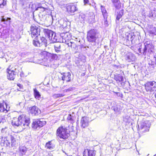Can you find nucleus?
I'll return each instance as SVG.
<instances>
[{
  "mask_svg": "<svg viewBox=\"0 0 156 156\" xmlns=\"http://www.w3.org/2000/svg\"><path fill=\"white\" fill-rule=\"evenodd\" d=\"M154 46L151 44L146 43L138 49V51L143 55L150 56L153 52Z\"/></svg>",
  "mask_w": 156,
  "mask_h": 156,
  "instance_id": "1",
  "label": "nucleus"
},
{
  "mask_svg": "<svg viewBox=\"0 0 156 156\" xmlns=\"http://www.w3.org/2000/svg\"><path fill=\"white\" fill-rule=\"evenodd\" d=\"M99 32L96 29H91L87 32V38L90 43H93L94 45L96 44V41L98 38Z\"/></svg>",
  "mask_w": 156,
  "mask_h": 156,
  "instance_id": "2",
  "label": "nucleus"
},
{
  "mask_svg": "<svg viewBox=\"0 0 156 156\" xmlns=\"http://www.w3.org/2000/svg\"><path fill=\"white\" fill-rule=\"evenodd\" d=\"M56 135L58 138L64 140L66 139L70 135L69 131L63 126L59 127L57 129Z\"/></svg>",
  "mask_w": 156,
  "mask_h": 156,
  "instance_id": "3",
  "label": "nucleus"
},
{
  "mask_svg": "<svg viewBox=\"0 0 156 156\" xmlns=\"http://www.w3.org/2000/svg\"><path fill=\"white\" fill-rule=\"evenodd\" d=\"M151 124L149 121H142L138 124V132L144 134L149 131Z\"/></svg>",
  "mask_w": 156,
  "mask_h": 156,
  "instance_id": "4",
  "label": "nucleus"
},
{
  "mask_svg": "<svg viewBox=\"0 0 156 156\" xmlns=\"http://www.w3.org/2000/svg\"><path fill=\"white\" fill-rule=\"evenodd\" d=\"M19 69L20 68L17 66H15L10 69H7V70L8 74L7 75L8 79L10 80H13L16 76L18 75Z\"/></svg>",
  "mask_w": 156,
  "mask_h": 156,
  "instance_id": "5",
  "label": "nucleus"
},
{
  "mask_svg": "<svg viewBox=\"0 0 156 156\" xmlns=\"http://www.w3.org/2000/svg\"><path fill=\"white\" fill-rule=\"evenodd\" d=\"M30 31L31 37L37 40L39 36L40 35L41 30L39 27L36 26H31L30 28Z\"/></svg>",
  "mask_w": 156,
  "mask_h": 156,
  "instance_id": "6",
  "label": "nucleus"
},
{
  "mask_svg": "<svg viewBox=\"0 0 156 156\" xmlns=\"http://www.w3.org/2000/svg\"><path fill=\"white\" fill-rule=\"evenodd\" d=\"M19 119L21 125H23L24 127L29 126L30 123V118L25 114L20 115L18 117Z\"/></svg>",
  "mask_w": 156,
  "mask_h": 156,
  "instance_id": "7",
  "label": "nucleus"
},
{
  "mask_svg": "<svg viewBox=\"0 0 156 156\" xmlns=\"http://www.w3.org/2000/svg\"><path fill=\"white\" fill-rule=\"evenodd\" d=\"M44 32L46 37L49 40L53 42L56 41L57 39L55 36V33L51 30L45 29Z\"/></svg>",
  "mask_w": 156,
  "mask_h": 156,
  "instance_id": "8",
  "label": "nucleus"
},
{
  "mask_svg": "<svg viewBox=\"0 0 156 156\" xmlns=\"http://www.w3.org/2000/svg\"><path fill=\"white\" fill-rule=\"evenodd\" d=\"M144 86L146 91L151 93L156 88V82L154 81L147 82Z\"/></svg>",
  "mask_w": 156,
  "mask_h": 156,
  "instance_id": "9",
  "label": "nucleus"
},
{
  "mask_svg": "<svg viewBox=\"0 0 156 156\" xmlns=\"http://www.w3.org/2000/svg\"><path fill=\"white\" fill-rule=\"evenodd\" d=\"M45 123L46 122L43 119H35L32 123V127L34 129L39 128L43 126Z\"/></svg>",
  "mask_w": 156,
  "mask_h": 156,
  "instance_id": "10",
  "label": "nucleus"
},
{
  "mask_svg": "<svg viewBox=\"0 0 156 156\" xmlns=\"http://www.w3.org/2000/svg\"><path fill=\"white\" fill-rule=\"evenodd\" d=\"M67 11L70 14H74V13L78 10L77 7L73 4L69 5L66 7Z\"/></svg>",
  "mask_w": 156,
  "mask_h": 156,
  "instance_id": "11",
  "label": "nucleus"
},
{
  "mask_svg": "<svg viewBox=\"0 0 156 156\" xmlns=\"http://www.w3.org/2000/svg\"><path fill=\"white\" fill-rule=\"evenodd\" d=\"M126 38L127 40L131 41L133 44H134L137 40V36L135 35L134 33L129 34L127 36Z\"/></svg>",
  "mask_w": 156,
  "mask_h": 156,
  "instance_id": "12",
  "label": "nucleus"
},
{
  "mask_svg": "<svg viewBox=\"0 0 156 156\" xmlns=\"http://www.w3.org/2000/svg\"><path fill=\"white\" fill-rule=\"evenodd\" d=\"M89 119L86 116L83 117L80 121V126L82 128H85L89 125Z\"/></svg>",
  "mask_w": 156,
  "mask_h": 156,
  "instance_id": "13",
  "label": "nucleus"
},
{
  "mask_svg": "<svg viewBox=\"0 0 156 156\" xmlns=\"http://www.w3.org/2000/svg\"><path fill=\"white\" fill-rule=\"evenodd\" d=\"M30 112L33 115H38L41 113L40 110L35 106L30 108Z\"/></svg>",
  "mask_w": 156,
  "mask_h": 156,
  "instance_id": "14",
  "label": "nucleus"
},
{
  "mask_svg": "<svg viewBox=\"0 0 156 156\" xmlns=\"http://www.w3.org/2000/svg\"><path fill=\"white\" fill-rule=\"evenodd\" d=\"M9 107L8 108L7 104L4 101H2V103H0V112H7L9 110Z\"/></svg>",
  "mask_w": 156,
  "mask_h": 156,
  "instance_id": "15",
  "label": "nucleus"
},
{
  "mask_svg": "<svg viewBox=\"0 0 156 156\" xmlns=\"http://www.w3.org/2000/svg\"><path fill=\"white\" fill-rule=\"evenodd\" d=\"M96 151L88 149H85L83 152V156H94Z\"/></svg>",
  "mask_w": 156,
  "mask_h": 156,
  "instance_id": "16",
  "label": "nucleus"
},
{
  "mask_svg": "<svg viewBox=\"0 0 156 156\" xmlns=\"http://www.w3.org/2000/svg\"><path fill=\"white\" fill-rule=\"evenodd\" d=\"M135 59V56L131 53H128L125 56V59L128 62L134 61Z\"/></svg>",
  "mask_w": 156,
  "mask_h": 156,
  "instance_id": "17",
  "label": "nucleus"
},
{
  "mask_svg": "<svg viewBox=\"0 0 156 156\" xmlns=\"http://www.w3.org/2000/svg\"><path fill=\"white\" fill-rule=\"evenodd\" d=\"M28 151V149L25 146H20L19 152V156H23L25 155Z\"/></svg>",
  "mask_w": 156,
  "mask_h": 156,
  "instance_id": "18",
  "label": "nucleus"
},
{
  "mask_svg": "<svg viewBox=\"0 0 156 156\" xmlns=\"http://www.w3.org/2000/svg\"><path fill=\"white\" fill-rule=\"evenodd\" d=\"M62 77V80L63 81L66 80V82H69L71 81V74L69 72L63 73Z\"/></svg>",
  "mask_w": 156,
  "mask_h": 156,
  "instance_id": "19",
  "label": "nucleus"
},
{
  "mask_svg": "<svg viewBox=\"0 0 156 156\" xmlns=\"http://www.w3.org/2000/svg\"><path fill=\"white\" fill-rule=\"evenodd\" d=\"M111 1L117 9H119L121 7V4L119 0H111Z\"/></svg>",
  "mask_w": 156,
  "mask_h": 156,
  "instance_id": "20",
  "label": "nucleus"
},
{
  "mask_svg": "<svg viewBox=\"0 0 156 156\" xmlns=\"http://www.w3.org/2000/svg\"><path fill=\"white\" fill-rule=\"evenodd\" d=\"M20 122L19 119L18 117L14 118L13 119L12 121V123L13 126H21Z\"/></svg>",
  "mask_w": 156,
  "mask_h": 156,
  "instance_id": "21",
  "label": "nucleus"
},
{
  "mask_svg": "<svg viewBox=\"0 0 156 156\" xmlns=\"http://www.w3.org/2000/svg\"><path fill=\"white\" fill-rule=\"evenodd\" d=\"M153 60L154 62L151 61L148 63V64L151 68L156 69V55H154Z\"/></svg>",
  "mask_w": 156,
  "mask_h": 156,
  "instance_id": "22",
  "label": "nucleus"
},
{
  "mask_svg": "<svg viewBox=\"0 0 156 156\" xmlns=\"http://www.w3.org/2000/svg\"><path fill=\"white\" fill-rule=\"evenodd\" d=\"M1 145L5 147H10V141L9 140H8L7 138H5L4 140L1 141Z\"/></svg>",
  "mask_w": 156,
  "mask_h": 156,
  "instance_id": "23",
  "label": "nucleus"
},
{
  "mask_svg": "<svg viewBox=\"0 0 156 156\" xmlns=\"http://www.w3.org/2000/svg\"><path fill=\"white\" fill-rule=\"evenodd\" d=\"M33 44L34 46L37 47H40L44 46L43 43L41 42V41L40 39L39 40H34L33 41Z\"/></svg>",
  "mask_w": 156,
  "mask_h": 156,
  "instance_id": "24",
  "label": "nucleus"
},
{
  "mask_svg": "<svg viewBox=\"0 0 156 156\" xmlns=\"http://www.w3.org/2000/svg\"><path fill=\"white\" fill-rule=\"evenodd\" d=\"M123 9H122L117 12L116 15V19L117 21H119V19L122 17L123 14Z\"/></svg>",
  "mask_w": 156,
  "mask_h": 156,
  "instance_id": "25",
  "label": "nucleus"
},
{
  "mask_svg": "<svg viewBox=\"0 0 156 156\" xmlns=\"http://www.w3.org/2000/svg\"><path fill=\"white\" fill-rule=\"evenodd\" d=\"M34 92L35 98L39 100L41 97V95L40 94L39 92L36 88H34Z\"/></svg>",
  "mask_w": 156,
  "mask_h": 156,
  "instance_id": "26",
  "label": "nucleus"
},
{
  "mask_svg": "<svg viewBox=\"0 0 156 156\" xmlns=\"http://www.w3.org/2000/svg\"><path fill=\"white\" fill-rule=\"evenodd\" d=\"M101 9L104 18L105 19V18H107V11L105 7L102 5H101Z\"/></svg>",
  "mask_w": 156,
  "mask_h": 156,
  "instance_id": "27",
  "label": "nucleus"
},
{
  "mask_svg": "<svg viewBox=\"0 0 156 156\" xmlns=\"http://www.w3.org/2000/svg\"><path fill=\"white\" fill-rule=\"evenodd\" d=\"M60 54H51L50 57L52 60H57L59 59L60 57Z\"/></svg>",
  "mask_w": 156,
  "mask_h": 156,
  "instance_id": "28",
  "label": "nucleus"
},
{
  "mask_svg": "<svg viewBox=\"0 0 156 156\" xmlns=\"http://www.w3.org/2000/svg\"><path fill=\"white\" fill-rule=\"evenodd\" d=\"M67 119L72 125H73V123L75 122V118L71 114L68 115Z\"/></svg>",
  "mask_w": 156,
  "mask_h": 156,
  "instance_id": "29",
  "label": "nucleus"
},
{
  "mask_svg": "<svg viewBox=\"0 0 156 156\" xmlns=\"http://www.w3.org/2000/svg\"><path fill=\"white\" fill-rule=\"evenodd\" d=\"M115 80L118 82H123L124 81V79L123 76L120 75H118L115 77Z\"/></svg>",
  "mask_w": 156,
  "mask_h": 156,
  "instance_id": "30",
  "label": "nucleus"
},
{
  "mask_svg": "<svg viewBox=\"0 0 156 156\" xmlns=\"http://www.w3.org/2000/svg\"><path fill=\"white\" fill-rule=\"evenodd\" d=\"M11 18L9 17H7L4 16H2L1 17V20L2 22H4L5 23H9L10 22V20Z\"/></svg>",
  "mask_w": 156,
  "mask_h": 156,
  "instance_id": "31",
  "label": "nucleus"
},
{
  "mask_svg": "<svg viewBox=\"0 0 156 156\" xmlns=\"http://www.w3.org/2000/svg\"><path fill=\"white\" fill-rule=\"evenodd\" d=\"M66 44L69 47H70L72 48H73L76 49V44L73 42L70 41Z\"/></svg>",
  "mask_w": 156,
  "mask_h": 156,
  "instance_id": "32",
  "label": "nucleus"
},
{
  "mask_svg": "<svg viewBox=\"0 0 156 156\" xmlns=\"http://www.w3.org/2000/svg\"><path fill=\"white\" fill-rule=\"evenodd\" d=\"M156 16V11L155 10H150L147 14V16L149 17H153Z\"/></svg>",
  "mask_w": 156,
  "mask_h": 156,
  "instance_id": "33",
  "label": "nucleus"
},
{
  "mask_svg": "<svg viewBox=\"0 0 156 156\" xmlns=\"http://www.w3.org/2000/svg\"><path fill=\"white\" fill-rule=\"evenodd\" d=\"M15 135H13V136L11 135L10 136V139L11 142V146H13L15 144L16 140L15 138Z\"/></svg>",
  "mask_w": 156,
  "mask_h": 156,
  "instance_id": "34",
  "label": "nucleus"
},
{
  "mask_svg": "<svg viewBox=\"0 0 156 156\" xmlns=\"http://www.w3.org/2000/svg\"><path fill=\"white\" fill-rule=\"evenodd\" d=\"M45 147L50 150H52L53 148V145L51 144V141H49L46 144Z\"/></svg>",
  "mask_w": 156,
  "mask_h": 156,
  "instance_id": "35",
  "label": "nucleus"
},
{
  "mask_svg": "<svg viewBox=\"0 0 156 156\" xmlns=\"http://www.w3.org/2000/svg\"><path fill=\"white\" fill-rule=\"evenodd\" d=\"M6 5V2L5 0H0V8H3Z\"/></svg>",
  "mask_w": 156,
  "mask_h": 156,
  "instance_id": "36",
  "label": "nucleus"
},
{
  "mask_svg": "<svg viewBox=\"0 0 156 156\" xmlns=\"http://www.w3.org/2000/svg\"><path fill=\"white\" fill-rule=\"evenodd\" d=\"M40 39L41 41V42L43 43L44 46L46 47L47 45V41L45 38L44 37H40Z\"/></svg>",
  "mask_w": 156,
  "mask_h": 156,
  "instance_id": "37",
  "label": "nucleus"
},
{
  "mask_svg": "<svg viewBox=\"0 0 156 156\" xmlns=\"http://www.w3.org/2000/svg\"><path fill=\"white\" fill-rule=\"evenodd\" d=\"M130 119L129 116L128 115H126L123 117V121L126 123H129Z\"/></svg>",
  "mask_w": 156,
  "mask_h": 156,
  "instance_id": "38",
  "label": "nucleus"
},
{
  "mask_svg": "<svg viewBox=\"0 0 156 156\" xmlns=\"http://www.w3.org/2000/svg\"><path fill=\"white\" fill-rule=\"evenodd\" d=\"M68 35V33H62L60 34V36L62 37L63 39H65Z\"/></svg>",
  "mask_w": 156,
  "mask_h": 156,
  "instance_id": "39",
  "label": "nucleus"
},
{
  "mask_svg": "<svg viewBox=\"0 0 156 156\" xmlns=\"http://www.w3.org/2000/svg\"><path fill=\"white\" fill-rule=\"evenodd\" d=\"M17 85L19 87V88H17V90L19 91H21V90L23 88V85L19 83H17Z\"/></svg>",
  "mask_w": 156,
  "mask_h": 156,
  "instance_id": "40",
  "label": "nucleus"
},
{
  "mask_svg": "<svg viewBox=\"0 0 156 156\" xmlns=\"http://www.w3.org/2000/svg\"><path fill=\"white\" fill-rule=\"evenodd\" d=\"M85 18V15L83 13H80L79 16V18L80 19L84 20Z\"/></svg>",
  "mask_w": 156,
  "mask_h": 156,
  "instance_id": "41",
  "label": "nucleus"
},
{
  "mask_svg": "<svg viewBox=\"0 0 156 156\" xmlns=\"http://www.w3.org/2000/svg\"><path fill=\"white\" fill-rule=\"evenodd\" d=\"M75 90V88L74 87H69V88L65 89L64 90V92H69L71 91H72Z\"/></svg>",
  "mask_w": 156,
  "mask_h": 156,
  "instance_id": "42",
  "label": "nucleus"
},
{
  "mask_svg": "<svg viewBox=\"0 0 156 156\" xmlns=\"http://www.w3.org/2000/svg\"><path fill=\"white\" fill-rule=\"evenodd\" d=\"M55 52L57 53H60L61 52V48H54Z\"/></svg>",
  "mask_w": 156,
  "mask_h": 156,
  "instance_id": "43",
  "label": "nucleus"
},
{
  "mask_svg": "<svg viewBox=\"0 0 156 156\" xmlns=\"http://www.w3.org/2000/svg\"><path fill=\"white\" fill-rule=\"evenodd\" d=\"M39 9H41V10L43 12L44 10V8L41 6H39L37 7L36 9L35 10H38Z\"/></svg>",
  "mask_w": 156,
  "mask_h": 156,
  "instance_id": "44",
  "label": "nucleus"
},
{
  "mask_svg": "<svg viewBox=\"0 0 156 156\" xmlns=\"http://www.w3.org/2000/svg\"><path fill=\"white\" fill-rule=\"evenodd\" d=\"M26 2V0H20V3L22 5H24Z\"/></svg>",
  "mask_w": 156,
  "mask_h": 156,
  "instance_id": "45",
  "label": "nucleus"
},
{
  "mask_svg": "<svg viewBox=\"0 0 156 156\" xmlns=\"http://www.w3.org/2000/svg\"><path fill=\"white\" fill-rule=\"evenodd\" d=\"M54 48H61L60 44L59 43H56L54 45Z\"/></svg>",
  "mask_w": 156,
  "mask_h": 156,
  "instance_id": "46",
  "label": "nucleus"
},
{
  "mask_svg": "<svg viewBox=\"0 0 156 156\" xmlns=\"http://www.w3.org/2000/svg\"><path fill=\"white\" fill-rule=\"evenodd\" d=\"M65 95L64 94H57L56 95V97H63Z\"/></svg>",
  "mask_w": 156,
  "mask_h": 156,
  "instance_id": "47",
  "label": "nucleus"
},
{
  "mask_svg": "<svg viewBox=\"0 0 156 156\" xmlns=\"http://www.w3.org/2000/svg\"><path fill=\"white\" fill-rule=\"evenodd\" d=\"M44 156H52L51 153L49 154L48 152H46L45 153V154Z\"/></svg>",
  "mask_w": 156,
  "mask_h": 156,
  "instance_id": "48",
  "label": "nucleus"
},
{
  "mask_svg": "<svg viewBox=\"0 0 156 156\" xmlns=\"http://www.w3.org/2000/svg\"><path fill=\"white\" fill-rule=\"evenodd\" d=\"M4 55L3 52L0 51V58H2L3 57Z\"/></svg>",
  "mask_w": 156,
  "mask_h": 156,
  "instance_id": "49",
  "label": "nucleus"
},
{
  "mask_svg": "<svg viewBox=\"0 0 156 156\" xmlns=\"http://www.w3.org/2000/svg\"><path fill=\"white\" fill-rule=\"evenodd\" d=\"M104 25L105 27H108V23L106 20L104 22Z\"/></svg>",
  "mask_w": 156,
  "mask_h": 156,
  "instance_id": "50",
  "label": "nucleus"
},
{
  "mask_svg": "<svg viewBox=\"0 0 156 156\" xmlns=\"http://www.w3.org/2000/svg\"><path fill=\"white\" fill-rule=\"evenodd\" d=\"M83 2L84 3V5H86L87 4H88L89 1V0H83Z\"/></svg>",
  "mask_w": 156,
  "mask_h": 156,
  "instance_id": "51",
  "label": "nucleus"
},
{
  "mask_svg": "<svg viewBox=\"0 0 156 156\" xmlns=\"http://www.w3.org/2000/svg\"><path fill=\"white\" fill-rule=\"evenodd\" d=\"M7 129V127H5L4 128H2V133H4V132H5V129Z\"/></svg>",
  "mask_w": 156,
  "mask_h": 156,
  "instance_id": "52",
  "label": "nucleus"
},
{
  "mask_svg": "<svg viewBox=\"0 0 156 156\" xmlns=\"http://www.w3.org/2000/svg\"><path fill=\"white\" fill-rule=\"evenodd\" d=\"M113 110L115 112H117V111H118V109L116 107H114L113 108Z\"/></svg>",
  "mask_w": 156,
  "mask_h": 156,
  "instance_id": "53",
  "label": "nucleus"
},
{
  "mask_svg": "<svg viewBox=\"0 0 156 156\" xmlns=\"http://www.w3.org/2000/svg\"><path fill=\"white\" fill-rule=\"evenodd\" d=\"M150 32L151 34H155V32L154 31H153L152 30L150 31Z\"/></svg>",
  "mask_w": 156,
  "mask_h": 156,
  "instance_id": "54",
  "label": "nucleus"
},
{
  "mask_svg": "<svg viewBox=\"0 0 156 156\" xmlns=\"http://www.w3.org/2000/svg\"><path fill=\"white\" fill-rule=\"evenodd\" d=\"M154 96L155 97V98H156V90H155V92H154Z\"/></svg>",
  "mask_w": 156,
  "mask_h": 156,
  "instance_id": "55",
  "label": "nucleus"
},
{
  "mask_svg": "<svg viewBox=\"0 0 156 156\" xmlns=\"http://www.w3.org/2000/svg\"><path fill=\"white\" fill-rule=\"evenodd\" d=\"M2 119V118H0V123L1 122H2V119Z\"/></svg>",
  "mask_w": 156,
  "mask_h": 156,
  "instance_id": "56",
  "label": "nucleus"
},
{
  "mask_svg": "<svg viewBox=\"0 0 156 156\" xmlns=\"http://www.w3.org/2000/svg\"><path fill=\"white\" fill-rule=\"evenodd\" d=\"M1 89H2L1 88V87H0V90Z\"/></svg>",
  "mask_w": 156,
  "mask_h": 156,
  "instance_id": "57",
  "label": "nucleus"
},
{
  "mask_svg": "<svg viewBox=\"0 0 156 156\" xmlns=\"http://www.w3.org/2000/svg\"><path fill=\"white\" fill-rule=\"evenodd\" d=\"M154 156H156V154L155 155H154Z\"/></svg>",
  "mask_w": 156,
  "mask_h": 156,
  "instance_id": "58",
  "label": "nucleus"
},
{
  "mask_svg": "<svg viewBox=\"0 0 156 156\" xmlns=\"http://www.w3.org/2000/svg\"><path fill=\"white\" fill-rule=\"evenodd\" d=\"M1 67H0V69H1Z\"/></svg>",
  "mask_w": 156,
  "mask_h": 156,
  "instance_id": "59",
  "label": "nucleus"
}]
</instances>
